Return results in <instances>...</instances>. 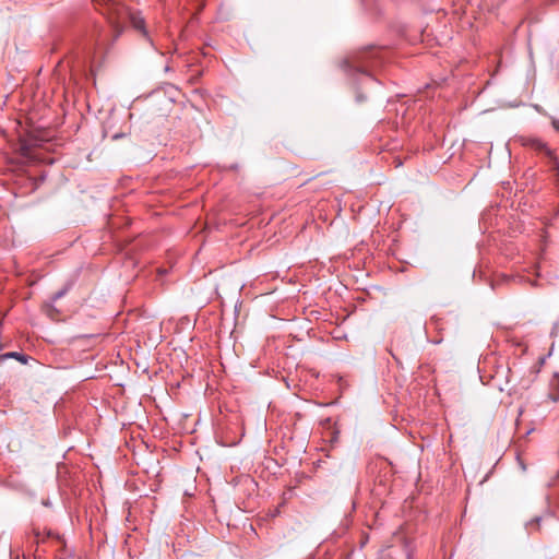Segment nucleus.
Wrapping results in <instances>:
<instances>
[{
    "instance_id": "f257e3e1",
    "label": "nucleus",
    "mask_w": 559,
    "mask_h": 559,
    "mask_svg": "<svg viewBox=\"0 0 559 559\" xmlns=\"http://www.w3.org/2000/svg\"><path fill=\"white\" fill-rule=\"evenodd\" d=\"M414 547L403 536H395L393 543L379 551L378 559H412Z\"/></svg>"
},
{
    "instance_id": "f03ea898",
    "label": "nucleus",
    "mask_w": 559,
    "mask_h": 559,
    "mask_svg": "<svg viewBox=\"0 0 559 559\" xmlns=\"http://www.w3.org/2000/svg\"><path fill=\"white\" fill-rule=\"evenodd\" d=\"M94 5L103 14L108 16L111 23H116L124 14V9L114 0H93Z\"/></svg>"
},
{
    "instance_id": "7ed1b4c3",
    "label": "nucleus",
    "mask_w": 559,
    "mask_h": 559,
    "mask_svg": "<svg viewBox=\"0 0 559 559\" xmlns=\"http://www.w3.org/2000/svg\"><path fill=\"white\" fill-rule=\"evenodd\" d=\"M530 145L535 151L544 152L550 158L554 169L557 171V175H559V160L547 144L539 139H533L530 141Z\"/></svg>"
},
{
    "instance_id": "20e7f679",
    "label": "nucleus",
    "mask_w": 559,
    "mask_h": 559,
    "mask_svg": "<svg viewBox=\"0 0 559 559\" xmlns=\"http://www.w3.org/2000/svg\"><path fill=\"white\" fill-rule=\"evenodd\" d=\"M131 23H132V26L139 31L151 44H152V40L151 38L148 37V34H147V31L145 28V23H144V20L142 17H139V16H135V15H132L131 16Z\"/></svg>"
},
{
    "instance_id": "39448f33",
    "label": "nucleus",
    "mask_w": 559,
    "mask_h": 559,
    "mask_svg": "<svg viewBox=\"0 0 559 559\" xmlns=\"http://www.w3.org/2000/svg\"><path fill=\"white\" fill-rule=\"evenodd\" d=\"M8 358H14V359L21 361L22 364L27 362V356L24 354L17 353V352H10V353L0 355V360H4Z\"/></svg>"
},
{
    "instance_id": "423d86ee",
    "label": "nucleus",
    "mask_w": 559,
    "mask_h": 559,
    "mask_svg": "<svg viewBox=\"0 0 559 559\" xmlns=\"http://www.w3.org/2000/svg\"><path fill=\"white\" fill-rule=\"evenodd\" d=\"M550 385H551L552 388H557V386H559V374H557V373H556V374L552 377L551 382H550Z\"/></svg>"
},
{
    "instance_id": "0eeeda50",
    "label": "nucleus",
    "mask_w": 559,
    "mask_h": 559,
    "mask_svg": "<svg viewBox=\"0 0 559 559\" xmlns=\"http://www.w3.org/2000/svg\"><path fill=\"white\" fill-rule=\"evenodd\" d=\"M344 66H345L346 68H350V67H352V64H350V62H349L348 60H345V61H344Z\"/></svg>"
},
{
    "instance_id": "6e6552de",
    "label": "nucleus",
    "mask_w": 559,
    "mask_h": 559,
    "mask_svg": "<svg viewBox=\"0 0 559 559\" xmlns=\"http://www.w3.org/2000/svg\"><path fill=\"white\" fill-rule=\"evenodd\" d=\"M550 396H551L552 401H555V402L559 400V396H557V395L550 394Z\"/></svg>"
},
{
    "instance_id": "1a4fd4ad",
    "label": "nucleus",
    "mask_w": 559,
    "mask_h": 559,
    "mask_svg": "<svg viewBox=\"0 0 559 559\" xmlns=\"http://www.w3.org/2000/svg\"><path fill=\"white\" fill-rule=\"evenodd\" d=\"M63 296V292H59L57 295H56V298H60Z\"/></svg>"
},
{
    "instance_id": "9d476101",
    "label": "nucleus",
    "mask_w": 559,
    "mask_h": 559,
    "mask_svg": "<svg viewBox=\"0 0 559 559\" xmlns=\"http://www.w3.org/2000/svg\"><path fill=\"white\" fill-rule=\"evenodd\" d=\"M539 520H540L539 518H536L533 522H535L536 524H538Z\"/></svg>"
}]
</instances>
